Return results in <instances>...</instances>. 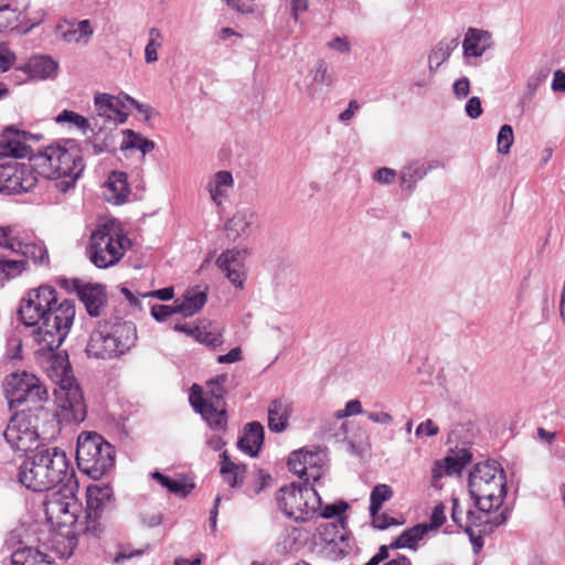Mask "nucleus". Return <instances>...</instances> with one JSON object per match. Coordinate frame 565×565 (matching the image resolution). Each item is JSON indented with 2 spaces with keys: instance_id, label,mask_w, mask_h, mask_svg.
<instances>
[{
  "instance_id": "ea45409f",
  "label": "nucleus",
  "mask_w": 565,
  "mask_h": 565,
  "mask_svg": "<svg viewBox=\"0 0 565 565\" xmlns=\"http://www.w3.org/2000/svg\"><path fill=\"white\" fill-rule=\"evenodd\" d=\"M57 122H71L82 130L84 135L88 131L93 135V118H85L72 110H63L57 117Z\"/></svg>"
},
{
  "instance_id": "69168bd1",
  "label": "nucleus",
  "mask_w": 565,
  "mask_h": 565,
  "mask_svg": "<svg viewBox=\"0 0 565 565\" xmlns=\"http://www.w3.org/2000/svg\"><path fill=\"white\" fill-rule=\"evenodd\" d=\"M367 418L373 423H379L383 425L391 424L393 420L392 415L386 412H371L367 413Z\"/></svg>"
},
{
  "instance_id": "a19ab883",
  "label": "nucleus",
  "mask_w": 565,
  "mask_h": 565,
  "mask_svg": "<svg viewBox=\"0 0 565 565\" xmlns=\"http://www.w3.org/2000/svg\"><path fill=\"white\" fill-rule=\"evenodd\" d=\"M162 34L158 28H151L149 30V40L145 47V61L146 63H154L158 61V50L162 45Z\"/></svg>"
},
{
  "instance_id": "13d9d810",
  "label": "nucleus",
  "mask_w": 565,
  "mask_h": 565,
  "mask_svg": "<svg viewBox=\"0 0 565 565\" xmlns=\"http://www.w3.org/2000/svg\"><path fill=\"white\" fill-rule=\"evenodd\" d=\"M15 60L14 53L7 47L0 46V72H6L10 68Z\"/></svg>"
},
{
  "instance_id": "412c9836",
  "label": "nucleus",
  "mask_w": 565,
  "mask_h": 565,
  "mask_svg": "<svg viewBox=\"0 0 565 565\" xmlns=\"http://www.w3.org/2000/svg\"><path fill=\"white\" fill-rule=\"evenodd\" d=\"M130 189L127 181V174L122 171H113L105 183L104 196L106 201L114 204L126 202Z\"/></svg>"
},
{
  "instance_id": "052dcab7",
  "label": "nucleus",
  "mask_w": 565,
  "mask_h": 565,
  "mask_svg": "<svg viewBox=\"0 0 565 565\" xmlns=\"http://www.w3.org/2000/svg\"><path fill=\"white\" fill-rule=\"evenodd\" d=\"M15 230L12 226H0V247L9 249L14 237Z\"/></svg>"
},
{
  "instance_id": "e433bc0d",
  "label": "nucleus",
  "mask_w": 565,
  "mask_h": 565,
  "mask_svg": "<svg viewBox=\"0 0 565 565\" xmlns=\"http://www.w3.org/2000/svg\"><path fill=\"white\" fill-rule=\"evenodd\" d=\"M93 34V29L90 28L88 20H83L75 25H72L70 29L63 32V39L66 42H84L86 43L90 35Z\"/></svg>"
},
{
  "instance_id": "39448f33",
  "label": "nucleus",
  "mask_w": 565,
  "mask_h": 565,
  "mask_svg": "<svg viewBox=\"0 0 565 565\" xmlns=\"http://www.w3.org/2000/svg\"><path fill=\"white\" fill-rule=\"evenodd\" d=\"M469 492L476 507L486 513L499 509L507 495L505 473L495 460L478 462L469 475Z\"/></svg>"
},
{
  "instance_id": "a878e982",
  "label": "nucleus",
  "mask_w": 565,
  "mask_h": 565,
  "mask_svg": "<svg viewBox=\"0 0 565 565\" xmlns=\"http://www.w3.org/2000/svg\"><path fill=\"white\" fill-rule=\"evenodd\" d=\"M11 565H54V562L40 550L23 546L11 554Z\"/></svg>"
},
{
  "instance_id": "f3484780",
  "label": "nucleus",
  "mask_w": 565,
  "mask_h": 565,
  "mask_svg": "<svg viewBox=\"0 0 565 565\" xmlns=\"http://www.w3.org/2000/svg\"><path fill=\"white\" fill-rule=\"evenodd\" d=\"M245 249H226L216 259L217 267L225 274L226 278L236 288L242 289L246 280Z\"/></svg>"
},
{
  "instance_id": "7ed1b4c3",
  "label": "nucleus",
  "mask_w": 565,
  "mask_h": 565,
  "mask_svg": "<svg viewBox=\"0 0 565 565\" xmlns=\"http://www.w3.org/2000/svg\"><path fill=\"white\" fill-rule=\"evenodd\" d=\"M70 462L64 451L53 448H36L23 462L19 481L34 492L50 491L65 479H70Z\"/></svg>"
},
{
  "instance_id": "3c124183",
  "label": "nucleus",
  "mask_w": 565,
  "mask_h": 565,
  "mask_svg": "<svg viewBox=\"0 0 565 565\" xmlns=\"http://www.w3.org/2000/svg\"><path fill=\"white\" fill-rule=\"evenodd\" d=\"M397 173L392 168H380L373 173V180L381 184H392L396 178Z\"/></svg>"
},
{
  "instance_id": "4be33fe9",
  "label": "nucleus",
  "mask_w": 565,
  "mask_h": 565,
  "mask_svg": "<svg viewBox=\"0 0 565 565\" xmlns=\"http://www.w3.org/2000/svg\"><path fill=\"white\" fill-rule=\"evenodd\" d=\"M264 443V427L258 422L248 423L237 441V447L250 457H256Z\"/></svg>"
},
{
  "instance_id": "bf43d9fd",
  "label": "nucleus",
  "mask_w": 565,
  "mask_h": 565,
  "mask_svg": "<svg viewBox=\"0 0 565 565\" xmlns=\"http://www.w3.org/2000/svg\"><path fill=\"white\" fill-rule=\"evenodd\" d=\"M328 46L331 50L338 51L340 53H349L351 50L350 42L347 38L337 36L328 43Z\"/></svg>"
},
{
  "instance_id": "0eeeda50",
  "label": "nucleus",
  "mask_w": 565,
  "mask_h": 565,
  "mask_svg": "<svg viewBox=\"0 0 565 565\" xmlns=\"http://www.w3.org/2000/svg\"><path fill=\"white\" fill-rule=\"evenodd\" d=\"M227 380L226 374L216 375L206 382L205 392L198 384L191 387L189 397L191 406L201 414L213 430L226 431L227 429V413L223 403Z\"/></svg>"
},
{
  "instance_id": "473e14b6",
  "label": "nucleus",
  "mask_w": 565,
  "mask_h": 565,
  "mask_svg": "<svg viewBox=\"0 0 565 565\" xmlns=\"http://www.w3.org/2000/svg\"><path fill=\"white\" fill-rule=\"evenodd\" d=\"M312 83L307 87V93L311 99H322L323 93L316 85H324L331 87L333 83L332 75L328 71V64L320 60L312 71Z\"/></svg>"
},
{
  "instance_id": "b1692460",
  "label": "nucleus",
  "mask_w": 565,
  "mask_h": 565,
  "mask_svg": "<svg viewBox=\"0 0 565 565\" xmlns=\"http://www.w3.org/2000/svg\"><path fill=\"white\" fill-rule=\"evenodd\" d=\"M151 478L162 488L167 489L168 492L183 498L189 495L195 487L194 483L189 481L183 475L171 478L156 470L151 473Z\"/></svg>"
},
{
  "instance_id": "6e6d98bb",
  "label": "nucleus",
  "mask_w": 565,
  "mask_h": 565,
  "mask_svg": "<svg viewBox=\"0 0 565 565\" xmlns=\"http://www.w3.org/2000/svg\"><path fill=\"white\" fill-rule=\"evenodd\" d=\"M438 427L437 425L431 420V419H426L425 422L420 423L416 430H415V434L416 436L420 437V436H435L438 434Z\"/></svg>"
},
{
  "instance_id": "4d7b16f0",
  "label": "nucleus",
  "mask_w": 565,
  "mask_h": 565,
  "mask_svg": "<svg viewBox=\"0 0 565 565\" xmlns=\"http://www.w3.org/2000/svg\"><path fill=\"white\" fill-rule=\"evenodd\" d=\"M371 516H372L373 525L380 530H385L391 525L398 524L395 521V519L390 518L386 514H380V512H377L376 514H371Z\"/></svg>"
},
{
  "instance_id": "f257e3e1",
  "label": "nucleus",
  "mask_w": 565,
  "mask_h": 565,
  "mask_svg": "<svg viewBox=\"0 0 565 565\" xmlns=\"http://www.w3.org/2000/svg\"><path fill=\"white\" fill-rule=\"evenodd\" d=\"M19 317L25 327L32 328L31 337L38 358L47 356L54 365L65 361L54 353L71 331L75 318L73 300L57 302L56 290L50 286L32 289L22 299ZM58 391L55 390L58 416L66 423H82L86 418V405L79 386L66 367L61 365L57 374Z\"/></svg>"
},
{
  "instance_id": "37998d69",
  "label": "nucleus",
  "mask_w": 565,
  "mask_h": 565,
  "mask_svg": "<svg viewBox=\"0 0 565 565\" xmlns=\"http://www.w3.org/2000/svg\"><path fill=\"white\" fill-rule=\"evenodd\" d=\"M469 460L470 455L466 450H461L460 454L455 456H447L444 459V462L446 463L445 471L447 476L460 473Z\"/></svg>"
},
{
  "instance_id": "393cba45",
  "label": "nucleus",
  "mask_w": 565,
  "mask_h": 565,
  "mask_svg": "<svg viewBox=\"0 0 565 565\" xmlns=\"http://www.w3.org/2000/svg\"><path fill=\"white\" fill-rule=\"evenodd\" d=\"M348 503L339 502L333 504H328L323 508L321 512V516L324 519H332L339 516L335 522H332L326 525V532L321 533L322 539L328 543H333L337 540V533L339 529H344V520L341 518V514L348 509Z\"/></svg>"
},
{
  "instance_id": "8fccbe9b",
  "label": "nucleus",
  "mask_w": 565,
  "mask_h": 565,
  "mask_svg": "<svg viewBox=\"0 0 565 565\" xmlns=\"http://www.w3.org/2000/svg\"><path fill=\"white\" fill-rule=\"evenodd\" d=\"M303 456L305 475H307L308 467H316L322 461V450L317 448L315 450L301 449Z\"/></svg>"
},
{
  "instance_id": "5701e85b",
  "label": "nucleus",
  "mask_w": 565,
  "mask_h": 565,
  "mask_svg": "<svg viewBox=\"0 0 565 565\" xmlns=\"http://www.w3.org/2000/svg\"><path fill=\"white\" fill-rule=\"evenodd\" d=\"M292 412L291 403L284 398L274 399L268 406V428L273 433H282L288 427Z\"/></svg>"
},
{
  "instance_id": "79ce46f5",
  "label": "nucleus",
  "mask_w": 565,
  "mask_h": 565,
  "mask_svg": "<svg viewBox=\"0 0 565 565\" xmlns=\"http://www.w3.org/2000/svg\"><path fill=\"white\" fill-rule=\"evenodd\" d=\"M192 337L200 343L210 347H217L222 344V335L216 329H207L206 327H199L191 330Z\"/></svg>"
},
{
  "instance_id": "603ef678",
  "label": "nucleus",
  "mask_w": 565,
  "mask_h": 565,
  "mask_svg": "<svg viewBox=\"0 0 565 565\" xmlns=\"http://www.w3.org/2000/svg\"><path fill=\"white\" fill-rule=\"evenodd\" d=\"M446 521L445 515V505L439 503L435 505L431 516H430V523L428 525V532L431 530H436L440 527Z\"/></svg>"
},
{
  "instance_id": "0e129e2a",
  "label": "nucleus",
  "mask_w": 565,
  "mask_h": 565,
  "mask_svg": "<svg viewBox=\"0 0 565 565\" xmlns=\"http://www.w3.org/2000/svg\"><path fill=\"white\" fill-rule=\"evenodd\" d=\"M216 360L220 364L238 362L242 360V350L238 347L233 348L228 353L218 355Z\"/></svg>"
},
{
  "instance_id": "bb28decb",
  "label": "nucleus",
  "mask_w": 565,
  "mask_h": 565,
  "mask_svg": "<svg viewBox=\"0 0 565 565\" xmlns=\"http://www.w3.org/2000/svg\"><path fill=\"white\" fill-rule=\"evenodd\" d=\"M57 67V63L52 57L46 55H35L29 60L24 70L32 77L45 79L55 76Z\"/></svg>"
},
{
  "instance_id": "ddd939ff",
  "label": "nucleus",
  "mask_w": 565,
  "mask_h": 565,
  "mask_svg": "<svg viewBox=\"0 0 565 565\" xmlns=\"http://www.w3.org/2000/svg\"><path fill=\"white\" fill-rule=\"evenodd\" d=\"M38 182L34 163L8 162L0 164V193L12 195L32 190Z\"/></svg>"
},
{
  "instance_id": "5fc2aeb1",
  "label": "nucleus",
  "mask_w": 565,
  "mask_h": 565,
  "mask_svg": "<svg viewBox=\"0 0 565 565\" xmlns=\"http://www.w3.org/2000/svg\"><path fill=\"white\" fill-rule=\"evenodd\" d=\"M466 114L471 119H477L482 114L481 100L479 97L473 96L468 99L465 106Z\"/></svg>"
},
{
  "instance_id": "49530a36",
  "label": "nucleus",
  "mask_w": 565,
  "mask_h": 565,
  "mask_svg": "<svg viewBox=\"0 0 565 565\" xmlns=\"http://www.w3.org/2000/svg\"><path fill=\"white\" fill-rule=\"evenodd\" d=\"M173 313H178L175 302L172 306L158 303L151 306V316L159 322L167 320Z\"/></svg>"
},
{
  "instance_id": "338daca9",
  "label": "nucleus",
  "mask_w": 565,
  "mask_h": 565,
  "mask_svg": "<svg viewBox=\"0 0 565 565\" xmlns=\"http://www.w3.org/2000/svg\"><path fill=\"white\" fill-rule=\"evenodd\" d=\"M173 288L169 287L143 294L142 297H156L160 300H170L173 298Z\"/></svg>"
},
{
  "instance_id": "6e6552de",
  "label": "nucleus",
  "mask_w": 565,
  "mask_h": 565,
  "mask_svg": "<svg viewBox=\"0 0 565 565\" xmlns=\"http://www.w3.org/2000/svg\"><path fill=\"white\" fill-rule=\"evenodd\" d=\"M130 239L114 220L99 223L92 232L87 254L98 268L116 265L124 256Z\"/></svg>"
},
{
  "instance_id": "f03ea898",
  "label": "nucleus",
  "mask_w": 565,
  "mask_h": 565,
  "mask_svg": "<svg viewBox=\"0 0 565 565\" xmlns=\"http://www.w3.org/2000/svg\"><path fill=\"white\" fill-rule=\"evenodd\" d=\"M31 162L38 174L55 180L56 189L64 193L75 186L85 169L79 146L73 139L46 147L32 157Z\"/></svg>"
},
{
  "instance_id": "a211bd4d",
  "label": "nucleus",
  "mask_w": 565,
  "mask_h": 565,
  "mask_svg": "<svg viewBox=\"0 0 565 565\" xmlns=\"http://www.w3.org/2000/svg\"><path fill=\"white\" fill-rule=\"evenodd\" d=\"M492 34L482 29L468 28L462 41V53L467 63L471 57H480L492 46Z\"/></svg>"
},
{
  "instance_id": "c03bdc74",
  "label": "nucleus",
  "mask_w": 565,
  "mask_h": 565,
  "mask_svg": "<svg viewBox=\"0 0 565 565\" xmlns=\"http://www.w3.org/2000/svg\"><path fill=\"white\" fill-rule=\"evenodd\" d=\"M513 141L514 135L512 127L507 124L501 126L497 138L498 152L501 154L509 153Z\"/></svg>"
},
{
  "instance_id": "774afa93",
  "label": "nucleus",
  "mask_w": 565,
  "mask_h": 565,
  "mask_svg": "<svg viewBox=\"0 0 565 565\" xmlns=\"http://www.w3.org/2000/svg\"><path fill=\"white\" fill-rule=\"evenodd\" d=\"M552 89L554 92H565V73L556 71L552 82Z\"/></svg>"
},
{
  "instance_id": "423d86ee",
  "label": "nucleus",
  "mask_w": 565,
  "mask_h": 565,
  "mask_svg": "<svg viewBox=\"0 0 565 565\" xmlns=\"http://www.w3.org/2000/svg\"><path fill=\"white\" fill-rule=\"evenodd\" d=\"M137 341L134 322L99 323L90 333L86 353L95 359H114L127 353Z\"/></svg>"
},
{
  "instance_id": "20e7f679",
  "label": "nucleus",
  "mask_w": 565,
  "mask_h": 565,
  "mask_svg": "<svg viewBox=\"0 0 565 565\" xmlns=\"http://www.w3.org/2000/svg\"><path fill=\"white\" fill-rule=\"evenodd\" d=\"M94 104L93 136L88 137L87 143L94 154L110 152L116 148L117 126L127 119V114L122 111L124 103L120 97L96 94Z\"/></svg>"
},
{
  "instance_id": "2f4dec72",
  "label": "nucleus",
  "mask_w": 565,
  "mask_h": 565,
  "mask_svg": "<svg viewBox=\"0 0 565 565\" xmlns=\"http://www.w3.org/2000/svg\"><path fill=\"white\" fill-rule=\"evenodd\" d=\"M234 184L233 175L230 171H218L207 183V190L211 199L217 205H221L228 189Z\"/></svg>"
},
{
  "instance_id": "f8f14e48",
  "label": "nucleus",
  "mask_w": 565,
  "mask_h": 565,
  "mask_svg": "<svg viewBox=\"0 0 565 565\" xmlns=\"http://www.w3.org/2000/svg\"><path fill=\"white\" fill-rule=\"evenodd\" d=\"M74 471L71 470L66 484L52 492L44 501L47 520L57 526H72L77 523L81 504L75 495L76 482L73 481Z\"/></svg>"
},
{
  "instance_id": "a18cd8bd",
  "label": "nucleus",
  "mask_w": 565,
  "mask_h": 565,
  "mask_svg": "<svg viewBox=\"0 0 565 565\" xmlns=\"http://www.w3.org/2000/svg\"><path fill=\"white\" fill-rule=\"evenodd\" d=\"M17 20L18 14L14 9H11L9 6L0 7V32L13 28Z\"/></svg>"
},
{
  "instance_id": "f704fd0d",
  "label": "nucleus",
  "mask_w": 565,
  "mask_h": 565,
  "mask_svg": "<svg viewBox=\"0 0 565 565\" xmlns=\"http://www.w3.org/2000/svg\"><path fill=\"white\" fill-rule=\"evenodd\" d=\"M221 473L224 481L232 488L238 487L243 482L245 466L232 461L226 451L221 455Z\"/></svg>"
},
{
  "instance_id": "4c0bfd02",
  "label": "nucleus",
  "mask_w": 565,
  "mask_h": 565,
  "mask_svg": "<svg viewBox=\"0 0 565 565\" xmlns=\"http://www.w3.org/2000/svg\"><path fill=\"white\" fill-rule=\"evenodd\" d=\"M25 269L26 262L23 259H0V287L3 286L7 280L21 275Z\"/></svg>"
},
{
  "instance_id": "c756f323",
  "label": "nucleus",
  "mask_w": 565,
  "mask_h": 565,
  "mask_svg": "<svg viewBox=\"0 0 565 565\" xmlns=\"http://www.w3.org/2000/svg\"><path fill=\"white\" fill-rule=\"evenodd\" d=\"M178 313L191 317L196 313L206 302V294L201 290H188L182 298L175 301Z\"/></svg>"
},
{
  "instance_id": "2eb2a0df",
  "label": "nucleus",
  "mask_w": 565,
  "mask_h": 565,
  "mask_svg": "<svg viewBox=\"0 0 565 565\" xmlns=\"http://www.w3.org/2000/svg\"><path fill=\"white\" fill-rule=\"evenodd\" d=\"M113 489L109 486L87 488V502L84 532L98 536L103 532L100 522L103 511L113 503Z\"/></svg>"
},
{
  "instance_id": "de8ad7c7",
  "label": "nucleus",
  "mask_w": 565,
  "mask_h": 565,
  "mask_svg": "<svg viewBox=\"0 0 565 565\" xmlns=\"http://www.w3.org/2000/svg\"><path fill=\"white\" fill-rule=\"evenodd\" d=\"M303 454L300 450L292 451L288 458V467L296 475L305 476Z\"/></svg>"
},
{
  "instance_id": "72a5a7b5",
  "label": "nucleus",
  "mask_w": 565,
  "mask_h": 565,
  "mask_svg": "<svg viewBox=\"0 0 565 565\" xmlns=\"http://www.w3.org/2000/svg\"><path fill=\"white\" fill-rule=\"evenodd\" d=\"M428 533L427 524H417L404 531L394 542L390 544L391 548H413L415 550L418 542Z\"/></svg>"
},
{
  "instance_id": "e2e57ef3",
  "label": "nucleus",
  "mask_w": 565,
  "mask_h": 565,
  "mask_svg": "<svg viewBox=\"0 0 565 565\" xmlns=\"http://www.w3.org/2000/svg\"><path fill=\"white\" fill-rule=\"evenodd\" d=\"M359 109H360V104L355 99L350 100L347 109H344L342 113H340L339 120L342 122L350 121L354 117V115L358 113Z\"/></svg>"
},
{
  "instance_id": "9b49d317",
  "label": "nucleus",
  "mask_w": 565,
  "mask_h": 565,
  "mask_svg": "<svg viewBox=\"0 0 565 565\" xmlns=\"http://www.w3.org/2000/svg\"><path fill=\"white\" fill-rule=\"evenodd\" d=\"M276 500L279 509L296 521H307L321 508L320 495L308 482L281 487Z\"/></svg>"
},
{
  "instance_id": "09e8293b",
  "label": "nucleus",
  "mask_w": 565,
  "mask_h": 565,
  "mask_svg": "<svg viewBox=\"0 0 565 565\" xmlns=\"http://www.w3.org/2000/svg\"><path fill=\"white\" fill-rule=\"evenodd\" d=\"M547 77V72L545 71H540L537 72L536 74L532 75L529 79H527V83H526V92H525V96L531 99L537 88L540 87L541 83L543 81H545V78Z\"/></svg>"
},
{
  "instance_id": "aec40b11",
  "label": "nucleus",
  "mask_w": 565,
  "mask_h": 565,
  "mask_svg": "<svg viewBox=\"0 0 565 565\" xmlns=\"http://www.w3.org/2000/svg\"><path fill=\"white\" fill-rule=\"evenodd\" d=\"M9 249L12 253L21 254L26 259H32L35 264H44L49 259L47 249L42 242H29L17 233L9 245Z\"/></svg>"
},
{
  "instance_id": "4468645a",
  "label": "nucleus",
  "mask_w": 565,
  "mask_h": 565,
  "mask_svg": "<svg viewBox=\"0 0 565 565\" xmlns=\"http://www.w3.org/2000/svg\"><path fill=\"white\" fill-rule=\"evenodd\" d=\"M35 420L36 416L25 408L11 416L3 436L13 449L28 451L32 448L38 439Z\"/></svg>"
},
{
  "instance_id": "dca6fc26",
  "label": "nucleus",
  "mask_w": 565,
  "mask_h": 565,
  "mask_svg": "<svg viewBox=\"0 0 565 565\" xmlns=\"http://www.w3.org/2000/svg\"><path fill=\"white\" fill-rule=\"evenodd\" d=\"M33 138L34 136L30 132L15 129L13 126L6 127L0 135V159L29 158L31 160L35 154H32V149L26 141Z\"/></svg>"
},
{
  "instance_id": "c9c22d12",
  "label": "nucleus",
  "mask_w": 565,
  "mask_h": 565,
  "mask_svg": "<svg viewBox=\"0 0 565 565\" xmlns=\"http://www.w3.org/2000/svg\"><path fill=\"white\" fill-rule=\"evenodd\" d=\"M124 139L120 145L121 149H137L145 156L154 149V142L145 138L140 134L135 132L131 129L122 131Z\"/></svg>"
},
{
  "instance_id": "6ab92c4d",
  "label": "nucleus",
  "mask_w": 565,
  "mask_h": 565,
  "mask_svg": "<svg viewBox=\"0 0 565 565\" xmlns=\"http://www.w3.org/2000/svg\"><path fill=\"white\" fill-rule=\"evenodd\" d=\"M256 218V212L249 207L237 210L225 224L226 237L235 242L249 236Z\"/></svg>"
},
{
  "instance_id": "680f3d73",
  "label": "nucleus",
  "mask_w": 565,
  "mask_h": 565,
  "mask_svg": "<svg viewBox=\"0 0 565 565\" xmlns=\"http://www.w3.org/2000/svg\"><path fill=\"white\" fill-rule=\"evenodd\" d=\"M465 532L469 535L470 542L473 547V552L477 554L481 551L483 547V539L481 535H476L475 530L471 527L470 524L465 525Z\"/></svg>"
},
{
  "instance_id": "9d476101",
  "label": "nucleus",
  "mask_w": 565,
  "mask_h": 565,
  "mask_svg": "<svg viewBox=\"0 0 565 565\" xmlns=\"http://www.w3.org/2000/svg\"><path fill=\"white\" fill-rule=\"evenodd\" d=\"M4 392L11 409L25 408L28 412L42 411V404L49 397L41 381L26 371L8 375Z\"/></svg>"
},
{
  "instance_id": "7c9ffc66",
  "label": "nucleus",
  "mask_w": 565,
  "mask_h": 565,
  "mask_svg": "<svg viewBox=\"0 0 565 565\" xmlns=\"http://www.w3.org/2000/svg\"><path fill=\"white\" fill-rule=\"evenodd\" d=\"M426 175L424 163L418 160H412L399 171L401 188L412 193L415 191L417 182Z\"/></svg>"
},
{
  "instance_id": "864d4df0",
  "label": "nucleus",
  "mask_w": 565,
  "mask_h": 565,
  "mask_svg": "<svg viewBox=\"0 0 565 565\" xmlns=\"http://www.w3.org/2000/svg\"><path fill=\"white\" fill-rule=\"evenodd\" d=\"M454 94L456 98H466L470 93V81L468 77L462 76L457 79L452 85Z\"/></svg>"
},
{
  "instance_id": "1a4fd4ad",
  "label": "nucleus",
  "mask_w": 565,
  "mask_h": 565,
  "mask_svg": "<svg viewBox=\"0 0 565 565\" xmlns=\"http://www.w3.org/2000/svg\"><path fill=\"white\" fill-rule=\"evenodd\" d=\"M76 461L84 473L97 480L113 469L115 450L99 434L83 431L77 438Z\"/></svg>"
},
{
  "instance_id": "c85d7f7f",
  "label": "nucleus",
  "mask_w": 565,
  "mask_h": 565,
  "mask_svg": "<svg viewBox=\"0 0 565 565\" xmlns=\"http://www.w3.org/2000/svg\"><path fill=\"white\" fill-rule=\"evenodd\" d=\"M459 41L457 38L443 40L438 42L428 55V68L431 75L441 66L458 47Z\"/></svg>"
},
{
  "instance_id": "cd10ccee",
  "label": "nucleus",
  "mask_w": 565,
  "mask_h": 565,
  "mask_svg": "<svg viewBox=\"0 0 565 565\" xmlns=\"http://www.w3.org/2000/svg\"><path fill=\"white\" fill-rule=\"evenodd\" d=\"M77 294L89 316L98 317L105 303V292L100 286L87 285L78 288Z\"/></svg>"
},
{
  "instance_id": "58836bf2",
  "label": "nucleus",
  "mask_w": 565,
  "mask_h": 565,
  "mask_svg": "<svg viewBox=\"0 0 565 565\" xmlns=\"http://www.w3.org/2000/svg\"><path fill=\"white\" fill-rule=\"evenodd\" d=\"M393 497V490L387 484H377L373 488L370 495V514H376L380 512L383 503Z\"/></svg>"
}]
</instances>
